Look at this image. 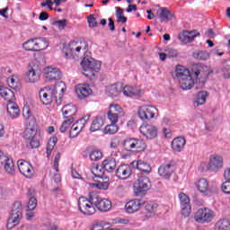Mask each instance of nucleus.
I'll return each instance as SVG.
<instances>
[{"label":"nucleus","mask_w":230,"mask_h":230,"mask_svg":"<svg viewBox=\"0 0 230 230\" xmlns=\"http://www.w3.org/2000/svg\"><path fill=\"white\" fill-rule=\"evenodd\" d=\"M222 190L224 193H230V181L226 180L222 184Z\"/></svg>","instance_id":"64"},{"label":"nucleus","mask_w":230,"mask_h":230,"mask_svg":"<svg viewBox=\"0 0 230 230\" xmlns=\"http://www.w3.org/2000/svg\"><path fill=\"white\" fill-rule=\"evenodd\" d=\"M49 48V41L46 38H36V51H44Z\"/></svg>","instance_id":"37"},{"label":"nucleus","mask_w":230,"mask_h":230,"mask_svg":"<svg viewBox=\"0 0 230 230\" xmlns=\"http://www.w3.org/2000/svg\"><path fill=\"white\" fill-rule=\"evenodd\" d=\"M37 125V124H36ZM36 125L27 124V128L24 131V137L28 141V139H31L32 137H37V129Z\"/></svg>","instance_id":"38"},{"label":"nucleus","mask_w":230,"mask_h":230,"mask_svg":"<svg viewBox=\"0 0 230 230\" xmlns=\"http://www.w3.org/2000/svg\"><path fill=\"white\" fill-rule=\"evenodd\" d=\"M122 93L128 98H134L135 96H141L143 90L137 86L126 85L122 88Z\"/></svg>","instance_id":"25"},{"label":"nucleus","mask_w":230,"mask_h":230,"mask_svg":"<svg viewBox=\"0 0 230 230\" xmlns=\"http://www.w3.org/2000/svg\"><path fill=\"white\" fill-rule=\"evenodd\" d=\"M143 206H145V200L136 199L128 201L125 205V209L126 212H128L129 215H132L134 213H137V211L141 209Z\"/></svg>","instance_id":"19"},{"label":"nucleus","mask_w":230,"mask_h":230,"mask_svg":"<svg viewBox=\"0 0 230 230\" xmlns=\"http://www.w3.org/2000/svg\"><path fill=\"white\" fill-rule=\"evenodd\" d=\"M118 130H119V127H118V125L111 123L110 125H107L104 128V134H116V132H118Z\"/></svg>","instance_id":"51"},{"label":"nucleus","mask_w":230,"mask_h":230,"mask_svg":"<svg viewBox=\"0 0 230 230\" xmlns=\"http://www.w3.org/2000/svg\"><path fill=\"white\" fill-rule=\"evenodd\" d=\"M90 188H93V190H107L109 183L100 181L97 183H90Z\"/></svg>","instance_id":"55"},{"label":"nucleus","mask_w":230,"mask_h":230,"mask_svg":"<svg viewBox=\"0 0 230 230\" xmlns=\"http://www.w3.org/2000/svg\"><path fill=\"white\" fill-rule=\"evenodd\" d=\"M118 146H119V138H118V137H113V138L111 140L110 147H111L112 150H117V149H118Z\"/></svg>","instance_id":"59"},{"label":"nucleus","mask_w":230,"mask_h":230,"mask_svg":"<svg viewBox=\"0 0 230 230\" xmlns=\"http://www.w3.org/2000/svg\"><path fill=\"white\" fill-rule=\"evenodd\" d=\"M89 49V43L85 40L71 41L68 45H63L62 54L65 58H75L84 57Z\"/></svg>","instance_id":"2"},{"label":"nucleus","mask_w":230,"mask_h":230,"mask_svg":"<svg viewBox=\"0 0 230 230\" xmlns=\"http://www.w3.org/2000/svg\"><path fill=\"white\" fill-rule=\"evenodd\" d=\"M81 66L83 67V75L86 78H91V76H94V72L100 71L102 63L93 58H84Z\"/></svg>","instance_id":"4"},{"label":"nucleus","mask_w":230,"mask_h":230,"mask_svg":"<svg viewBox=\"0 0 230 230\" xmlns=\"http://www.w3.org/2000/svg\"><path fill=\"white\" fill-rule=\"evenodd\" d=\"M179 199L181 204V213L185 218L191 215V205H190V198L183 192L179 194Z\"/></svg>","instance_id":"16"},{"label":"nucleus","mask_w":230,"mask_h":230,"mask_svg":"<svg viewBox=\"0 0 230 230\" xmlns=\"http://www.w3.org/2000/svg\"><path fill=\"white\" fill-rule=\"evenodd\" d=\"M91 200L99 211L106 213L112 208V202L109 199H101L98 193L91 192Z\"/></svg>","instance_id":"8"},{"label":"nucleus","mask_w":230,"mask_h":230,"mask_svg":"<svg viewBox=\"0 0 230 230\" xmlns=\"http://www.w3.org/2000/svg\"><path fill=\"white\" fill-rule=\"evenodd\" d=\"M27 143L31 148H39V146H40V142L39 141L37 136L33 137L32 138H29Z\"/></svg>","instance_id":"54"},{"label":"nucleus","mask_w":230,"mask_h":230,"mask_svg":"<svg viewBox=\"0 0 230 230\" xmlns=\"http://www.w3.org/2000/svg\"><path fill=\"white\" fill-rule=\"evenodd\" d=\"M75 118L66 119L59 128L60 132H66L73 125Z\"/></svg>","instance_id":"50"},{"label":"nucleus","mask_w":230,"mask_h":230,"mask_svg":"<svg viewBox=\"0 0 230 230\" xmlns=\"http://www.w3.org/2000/svg\"><path fill=\"white\" fill-rule=\"evenodd\" d=\"M123 91V84H115L106 87V94L110 98H116L119 94H121Z\"/></svg>","instance_id":"26"},{"label":"nucleus","mask_w":230,"mask_h":230,"mask_svg":"<svg viewBox=\"0 0 230 230\" xmlns=\"http://www.w3.org/2000/svg\"><path fill=\"white\" fill-rule=\"evenodd\" d=\"M76 106L74 104H66L62 108L63 116L65 119L74 118L75 114H76Z\"/></svg>","instance_id":"35"},{"label":"nucleus","mask_w":230,"mask_h":230,"mask_svg":"<svg viewBox=\"0 0 230 230\" xmlns=\"http://www.w3.org/2000/svg\"><path fill=\"white\" fill-rule=\"evenodd\" d=\"M43 73L47 82H51V80H60V77L62 76L60 70L53 66L45 67Z\"/></svg>","instance_id":"20"},{"label":"nucleus","mask_w":230,"mask_h":230,"mask_svg":"<svg viewBox=\"0 0 230 230\" xmlns=\"http://www.w3.org/2000/svg\"><path fill=\"white\" fill-rule=\"evenodd\" d=\"M224 78H230V66L226 65L221 69Z\"/></svg>","instance_id":"63"},{"label":"nucleus","mask_w":230,"mask_h":230,"mask_svg":"<svg viewBox=\"0 0 230 230\" xmlns=\"http://www.w3.org/2000/svg\"><path fill=\"white\" fill-rule=\"evenodd\" d=\"M58 142V138H57V137H52L49 138L47 145V157H49L51 155V153L55 148V145H57Z\"/></svg>","instance_id":"44"},{"label":"nucleus","mask_w":230,"mask_h":230,"mask_svg":"<svg viewBox=\"0 0 230 230\" xmlns=\"http://www.w3.org/2000/svg\"><path fill=\"white\" fill-rule=\"evenodd\" d=\"M75 94L77 98L84 100L93 94V90L89 84H77L75 85Z\"/></svg>","instance_id":"22"},{"label":"nucleus","mask_w":230,"mask_h":230,"mask_svg":"<svg viewBox=\"0 0 230 230\" xmlns=\"http://www.w3.org/2000/svg\"><path fill=\"white\" fill-rule=\"evenodd\" d=\"M217 227L219 230H230V219H220L217 223Z\"/></svg>","instance_id":"48"},{"label":"nucleus","mask_w":230,"mask_h":230,"mask_svg":"<svg viewBox=\"0 0 230 230\" xmlns=\"http://www.w3.org/2000/svg\"><path fill=\"white\" fill-rule=\"evenodd\" d=\"M22 116L25 119H27V124L37 125L35 121V118L31 115V111L28 106L23 107L22 109Z\"/></svg>","instance_id":"39"},{"label":"nucleus","mask_w":230,"mask_h":230,"mask_svg":"<svg viewBox=\"0 0 230 230\" xmlns=\"http://www.w3.org/2000/svg\"><path fill=\"white\" fill-rule=\"evenodd\" d=\"M159 205L156 202H149L145 206V218L155 217Z\"/></svg>","instance_id":"30"},{"label":"nucleus","mask_w":230,"mask_h":230,"mask_svg":"<svg viewBox=\"0 0 230 230\" xmlns=\"http://www.w3.org/2000/svg\"><path fill=\"white\" fill-rule=\"evenodd\" d=\"M90 230H119L118 228H105V226H103V222L99 221V222H95L93 223V225L92 226Z\"/></svg>","instance_id":"53"},{"label":"nucleus","mask_w":230,"mask_h":230,"mask_svg":"<svg viewBox=\"0 0 230 230\" xmlns=\"http://www.w3.org/2000/svg\"><path fill=\"white\" fill-rule=\"evenodd\" d=\"M152 188L150 179L146 176L140 175L134 182V191L137 195H146L148 190Z\"/></svg>","instance_id":"9"},{"label":"nucleus","mask_w":230,"mask_h":230,"mask_svg":"<svg viewBox=\"0 0 230 230\" xmlns=\"http://www.w3.org/2000/svg\"><path fill=\"white\" fill-rule=\"evenodd\" d=\"M0 95L6 102H8V103H11V102H14V100H15V93H13V91L10 90L9 88L4 87L1 84H0Z\"/></svg>","instance_id":"28"},{"label":"nucleus","mask_w":230,"mask_h":230,"mask_svg":"<svg viewBox=\"0 0 230 230\" xmlns=\"http://www.w3.org/2000/svg\"><path fill=\"white\" fill-rule=\"evenodd\" d=\"M193 218L197 224H209L215 218V211L209 208H202L194 213Z\"/></svg>","instance_id":"6"},{"label":"nucleus","mask_w":230,"mask_h":230,"mask_svg":"<svg viewBox=\"0 0 230 230\" xmlns=\"http://www.w3.org/2000/svg\"><path fill=\"white\" fill-rule=\"evenodd\" d=\"M26 51H37L36 38L31 39L23 43Z\"/></svg>","instance_id":"45"},{"label":"nucleus","mask_w":230,"mask_h":230,"mask_svg":"<svg viewBox=\"0 0 230 230\" xmlns=\"http://www.w3.org/2000/svg\"><path fill=\"white\" fill-rule=\"evenodd\" d=\"M0 164H4V170L7 175L10 177L15 175V164H13V159L4 154V157L0 158Z\"/></svg>","instance_id":"18"},{"label":"nucleus","mask_w":230,"mask_h":230,"mask_svg":"<svg viewBox=\"0 0 230 230\" xmlns=\"http://www.w3.org/2000/svg\"><path fill=\"white\" fill-rule=\"evenodd\" d=\"M123 148L126 152H143L146 145L142 139L131 137L123 141Z\"/></svg>","instance_id":"7"},{"label":"nucleus","mask_w":230,"mask_h":230,"mask_svg":"<svg viewBox=\"0 0 230 230\" xmlns=\"http://www.w3.org/2000/svg\"><path fill=\"white\" fill-rule=\"evenodd\" d=\"M137 114L143 121L145 119L150 120L159 116V110L155 106L145 104L138 108Z\"/></svg>","instance_id":"10"},{"label":"nucleus","mask_w":230,"mask_h":230,"mask_svg":"<svg viewBox=\"0 0 230 230\" xmlns=\"http://www.w3.org/2000/svg\"><path fill=\"white\" fill-rule=\"evenodd\" d=\"M58 226L51 222H47L43 226V230H58Z\"/></svg>","instance_id":"60"},{"label":"nucleus","mask_w":230,"mask_h":230,"mask_svg":"<svg viewBox=\"0 0 230 230\" xmlns=\"http://www.w3.org/2000/svg\"><path fill=\"white\" fill-rule=\"evenodd\" d=\"M206 100H208V92L201 91L198 93L195 99V103L197 106L204 105L206 103Z\"/></svg>","instance_id":"42"},{"label":"nucleus","mask_w":230,"mask_h":230,"mask_svg":"<svg viewBox=\"0 0 230 230\" xmlns=\"http://www.w3.org/2000/svg\"><path fill=\"white\" fill-rule=\"evenodd\" d=\"M79 211L83 215H94L96 213V208H94V203L91 199V192L89 193V198L80 197L78 200Z\"/></svg>","instance_id":"11"},{"label":"nucleus","mask_w":230,"mask_h":230,"mask_svg":"<svg viewBox=\"0 0 230 230\" xmlns=\"http://www.w3.org/2000/svg\"><path fill=\"white\" fill-rule=\"evenodd\" d=\"M89 157L91 161H100V159L103 157V154L102 153V151L94 149L90 152Z\"/></svg>","instance_id":"52"},{"label":"nucleus","mask_w":230,"mask_h":230,"mask_svg":"<svg viewBox=\"0 0 230 230\" xmlns=\"http://www.w3.org/2000/svg\"><path fill=\"white\" fill-rule=\"evenodd\" d=\"M21 218H22V203L16 201L13 205L10 217L7 220V229H13L15 226H19Z\"/></svg>","instance_id":"5"},{"label":"nucleus","mask_w":230,"mask_h":230,"mask_svg":"<svg viewBox=\"0 0 230 230\" xmlns=\"http://www.w3.org/2000/svg\"><path fill=\"white\" fill-rule=\"evenodd\" d=\"M186 146V139L182 137H178L172 141V148L174 152H182Z\"/></svg>","instance_id":"32"},{"label":"nucleus","mask_w":230,"mask_h":230,"mask_svg":"<svg viewBox=\"0 0 230 230\" xmlns=\"http://www.w3.org/2000/svg\"><path fill=\"white\" fill-rule=\"evenodd\" d=\"M133 164L136 166L137 170H139L144 173H150V172H152V167H150V164L143 160L134 162Z\"/></svg>","instance_id":"36"},{"label":"nucleus","mask_w":230,"mask_h":230,"mask_svg":"<svg viewBox=\"0 0 230 230\" xmlns=\"http://www.w3.org/2000/svg\"><path fill=\"white\" fill-rule=\"evenodd\" d=\"M156 15L160 22H170V21H173L174 17L172 11L166 7H160L156 12Z\"/></svg>","instance_id":"21"},{"label":"nucleus","mask_w":230,"mask_h":230,"mask_svg":"<svg viewBox=\"0 0 230 230\" xmlns=\"http://www.w3.org/2000/svg\"><path fill=\"white\" fill-rule=\"evenodd\" d=\"M91 172L94 177H98L99 179H103V173H105V169H103L102 165H93L91 168Z\"/></svg>","instance_id":"43"},{"label":"nucleus","mask_w":230,"mask_h":230,"mask_svg":"<svg viewBox=\"0 0 230 230\" xmlns=\"http://www.w3.org/2000/svg\"><path fill=\"white\" fill-rule=\"evenodd\" d=\"M89 119H91V116L86 115L74 123L70 128V137H76V136L85 128V125H87Z\"/></svg>","instance_id":"15"},{"label":"nucleus","mask_w":230,"mask_h":230,"mask_svg":"<svg viewBox=\"0 0 230 230\" xmlns=\"http://www.w3.org/2000/svg\"><path fill=\"white\" fill-rule=\"evenodd\" d=\"M103 119L101 117H96L90 127V132H97V130H100L103 127Z\"/></svg>","instance_id":"41"},{"label":"nucleus","mask_w":230,"mask_h":230,"mask_svg":"<svg viewBox=\"0 0 230 230\" xmlns=\"http://www.w3.org/2000/svg\"><path fill=\"white\" fill-rule=\"evenodd\" d=\"M192 56L196 60H208L209 58V53L204 50H196Z\"/></svg>","instance_id":"46"},{"label":"nucleus","mask_w":230,"mask_h":230,"mask_svg":"<svg viewBox=\"0 0 230 230\" xmlns=\"http://www.w3.org/2000/svg\"><path fill=\"white\" fill-rule=\"evenodd\" d=\"M165 53H167L168 58H177V57H179V52L174 49H167Z\"/></svg>","instance_id":"56"},{"label":"nucleus","mask_w":230,"mask_h":230,"mask_svg":"<svg viewBox=\"0 0 230 230\" xmlns=\"http://www.w3.org/2000/svg\"><path fill=\"white\" fill-rule=\"evenodd\" d=\"M66 91V84L64 82H58L55 87H45L40 91V100L43 105H51L52 102H58L62 100L64 92Z\"/></svg>","instance_id":"1"},{"label":"nucleus","mask_w":230,"mask_h":230,"mask_svg":"<svg viewBox=\"0 0 230 230\" xmlns=\"http://www.w3.org/2000/svg\"><path fill=\"white\" fill-rule=\"evenodd\" d=\"M192 73L197 82L204 83L211 74V69L208 66L195 64L192 66Z\"/></svg>","instance_id":"12"},{"label":"nucleus","mask_w":230,"mask_h":230,"mask_svg":"<svg viewBox=\"0 0 230 230\" xmlns=\"http://www.w3.org/2000/svg\"><path fill=\"white\" fill-rule=\"evenodd\" d=\"M224 168V157L220 155H211L208 159V164L207 165V169L213 173H217L220 172Z\"/></svg>","instance_id":"13"},{"label":"nucleus","mask_w":230,"mask_h":230,"mask_svg":"<svg viewBox=\"0 0 230 230\" xmlns=\"http://www.w3.org/2000/svg\"><path fill=\"white\" fill-rule=\"evenodd\" d=\"M108 112L116 114L119 118H123V116H125V111H123V108L119 104H110Z\"/></svg>","instance_id":"40"},{"label":"nucleus","mask_w":230,"mask_h":230,"mask_svg":"<svg viewBox=\"0 0 230 230\" xmlns=\"http://www.w3.org/2000/svg\"><path fill=\"white\" fill-rule=\"evenodd\" d=\"M33 190H29L28 196L30 197L29 202L27 204V209H35L37 208V198L35 196H31V192Z\"/></svg>","instance_id":"47"},{"label":"nucleus","mask_w":230,"mask_h":230,"mask_svg":"<svg viewBox=\"0 0 230 230\" xmlns=\"http://www.w3.org/2000/svg\"><path fill=\"white\" fill-rule=\"evenodd\" d=\"M158 173L164 179H170L172 177V173H173V164H167L161 165L158 169Z\"/></svg>","instance_id":"29"},{"label":"nucleus","mask_w":230,"mask_h":230,"mask_svg":"<svg viewBox=\"0 0 230 230\" xmlns=\"http://www.w3.org/2000/svg\"><path fill=\"white\" fill-rule=\"evenodd\" d=\"M119 116L114 113H111V111H108V119L111 121V123L116 124L119 120Z\"/></svg>","instance_id":"57"},{"label":"nucleus","mask_w":230,"mask_h":230,"mask_svg":"<svg viewBox=\"0 0 230 230\" xmlns=\"http://www.w3.org/2000/svg\"><path fill=\"white\" fill-rule=\"evenodd\" d=\"M175 76L179 82L181 89L190 91L195 85V80L191 76V73L186 66L178 65L175 70Z\"/></svg>","instance_id":"3"},{"label":"nucleus","mask_w":230,"mask_h":230,"mask_svg":"<svg viewBox=\"0 0 230 230\" xmlns=\"http://www.w3.org/2000/svg\"><path fill=\"white\" fill-rule=\"evenodd\" d=\"M7 114L12 119H15L21 114V110H19V106L15 103V101L7 103Z\"/></svg>","instance_id":"27"},{"label":"nucleus","mask_w":230,"mask_h":230,"mask_svg":"<svg viewBox=\"0 0 230 230\" xmlns=\"http://www.w3.org/2000/svg\"><path fill=\"white\" fill-rule=\"evenodd\" d=\"M102 165L105 172H109L111 173L116 170V159L113 157H108L102 161Z\"/></svg>","instance_id":"33"},{"label":"nucleus","mask_w":230,"mask_h":230,"mask_svg":"<svg viewBox=\"0 0 230 230\" xmlns=\"http://www.w3.org/2000/svg\"><path fill=\"white\" fill-rule=\"evenodd\" d=\"M87 21L90 28H96V26H98V22H96L94 15L90 14L87 18Z\"/></svg>","instance_id":"58"},{"label":"nucleus","mask_w":230,"mask_h":230,"mask_svg":"<svg viewBox=\"0 0 230 230\" xmlns=\"http://www.w3.org/2000/svg\"><path fill=\"white\" fill-rule=\"evenodd\" d=\"M132 175V168L128 164H121L116 170V177L125 181Z\"/></svg>","instance_id":"23"},{"label":"nucleus","mask_w":230,"mask_h":230,"mask_svg":"<svg viewBox=\"0 0 230 230\" xmlns=\"http://www.w3.org/2000/svg\"><path fill=\"white\" fill-rule=\"evenodd\" d=\"M199 33H197V31H184L183 32L179 34V40L181 42H184L185 44H188V42H191L195 37H197Z\"/></svg>","instance_id":"31"},{"label":"nucleus","mask_w":230,"mask_h":230,"mask_svg":"<svg viewBox=\"0 0 230 230\" xmlns=\"http://www.w3.org/2000/svg\"><path fill=\"white\" fill-rule=\"evenodd\" d=\"M66 20H58L54 22V26L58 28V30H64L66 28Z\"/></svg>","instance_id":"61"},{"label":"nucleus","mask_w":230,"mask_h":230,"mask_svg":"<svg viewBox=\"0 0 230 230\" xmlns=\"http://www.w3.org/2000/svg\"><path fill=\"white\" fill-rule=\"evenodd\" d=\"M18 170L21 172V174L26 177L27 179H31V177H33V174L35 173L33 166L31 165V164L25 160L18 161Z\"/></svg>","instance_id":"17"},{"label":"nucleus","mask_w":230,"mask_h":230,"mask_svg":"<svg viewBox=\"0 0 230 230\" xmlns=\"http://www.w3.org/2000/svg\"><path fill=\"white\" fill-rule=\"evenodd\" d=\"M139 132L149 140L155 139L159 136V128H157V126L152 124H143L139 128Z\"/></svg>","instance_id":"14"},{"label":"nucleus","mask_w":230,"mask_h":230,"mask_svg":"<svg viewBox=\"0 0 230 230\" xmlns=\"http://www.w3.org/2000/svg\"><path fill=\"white\" fill-rule=\"evenodd\" d=\"M123 9L121 7H116V18L117 22L125 24L127 22V17L123 15Z\"/></svg>","instance_id":"49"},{"label":"nucleus","mask_w":230,"mask_h":230,"mask_svg":"<svg viewBox=\"0 0 230 230\" xmlns=\"http://www.w3.org/2000/svg\"><path fill=\"white\" fill-rule=\"evenodd\" d=\"M40 80V74L39 70L30 66L28 72L25 74V82L27 84H37Z\"/></svg>","instance_id":"24"},{"label":"nucleus","mask_w":230,"mask_h":230,"mask_svg":"<svg viewBox=\"0 0 230 230\" xmlns=\"http://www.w3.org/2000/svg\"><path fill=\"white\" fill-rule=\"evenodd\" d=\"M7 84L11 89H15L17 87V81L14 76H11L7 79Z\"/></svg>","instance_id":"62"},{"label":"nucleus","mask_w":230,"mask_h":230,"mask_svg":"<svg viewBox=\"0 0 230 230\" xmlns=\"http://www.w3.org/2000/svg\"><path fill=\"white\" fill-rule=\"evenodd\" d=\"M196 188L203 193V195H209V182L208 180L202 178L196 182Z\"/></svg>","instance_id":"34"}]
</instances>
